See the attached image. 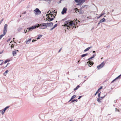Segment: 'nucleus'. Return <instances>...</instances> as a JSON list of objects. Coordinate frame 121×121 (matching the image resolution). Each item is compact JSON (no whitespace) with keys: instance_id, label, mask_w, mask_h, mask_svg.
Here are the masks:
<instances>
[{"instance_id":"nucleus-1","label":"nucleus","mask_w":121,"mask_h":121,"mask_svg":"<svg viewBox=\"0 0 121 121\" xmlns=\"http://www.w3.org/2000/svg\"><path fill=\"white\" fill-rule=\"evenodd\" d=\"M74 20V21H73L70 20H68L65 21L64 22V26L69 27V28H72V29H73V28H74V27L75 26L76 24H77V22H76V21H77L78 22H80L79 21L77 20V19H75Z\"/></svg>"},{"instance_id":"nucleus-2","label":"nucleus","mask_w":121,"mask_h":121,"mask_svg":"<svg viewBox=\"0 0 121 121\" xmlns=\"http://www.w3.org/2000/svg\"><path fill=\"white\" fill-rule=\"evenodd\" d=\"M37 27H39L41 29H44L47 28V25L46 23H43L37 25Z\"/></svg>"},{"instance_id":"nucleus-3","label":"nucleus","mask_w":121,"mask_h":121,"mask_svg":"<svg viewBox=\"0 0 121 121\" xmlns=\"http://www.w3.org/2000/svg\"><path fill=\"white\" fill-rule=\"evenodd\" d=\"M86 5H85L83 6L80 9H77V11L80 14H82L84 13V9H83Z\"/></svg>"},{"instance_id":"nucleus-4","label":"nucleus","mask_w":121,"mask_h":121,"mask_svg":"<svg viewBox=\"0 0 121 121\" xmlns=\"http://www.w3.org/2000/svg\"><path fill=\"white\" fill-rule=\"evenodd\" d=\"M8 25L7 24H5L4 28L3 34L4 35H5L7 31Z\"/></svg>"},{"instance_id":"nucleus-5","label":"nucleus","mask_w":121,"mask_h":121,"mask_svg":"<svg viewBox=\"0 0 121 121\" xmlns=\"http://www.w3.org/2000/svg\"><path fill=\"white\" fill-rule=\"evenodd\" d=\"M34 11L36 15H39L41 13V12L38 8H36L35 9Z\"/></svg>"},{"instance_id":"nucleus-6","label":"nucleus","mask_w":121,"mask_h":121,"mask_svg":"<svg viewBox=\"0 0 121 121\" xmlns=\"http://www.w3.org/2000/svg\"><path fill=\"white\" fill-rule=\"evenodd\" d=\"M105 64L104 61L101 64L97 66V67L98 69H100L104 66Z\"/></svg>"},{"instance_id":"nucleus-7","label":"nucleus","mask_w":121,"mask_h":121,"mask_svg":"<svg viewBox=\"0 0 121 121\" xmlns=\"http://www.w3.org/2000/svg\"><path fill=\"white\" fill-rule=\"evenodd\" d=\"M37 25L34 26H32L30 27L27 28V29H28V31H29L30 30H32L35 29L37 27Z\"/></svg>"},{"instance_id":"nucleus-8","label":"nucleus","mask_w":121,"mask_h":121,"mask_svg":"<svg viewBox=\"0 0 121 121\" xmlns=\"http://www.w3.org/2000/svg\"><path fill=\"white\" fill-rule=\"evenodd\" d=\"M47 26H49L50 27H52L53 26V23L52 22H50L48 23H46Z\"/></svg>"},{"instance_id":"nucleus-9","label":"nucleus","mask_w":121,"mask_h":121,"mask_svg":"<svg viewBox=\"0 0 121 121\" xmlns=\"http://www.w3.org/2000/svg\"><path fill=\"white\" fill-rule=\"evenodd\" d=\"M84 2L85 0H79L78 3L77 5H81Z\"/></svg>"},{"instance_id":"nucleus-10","label":"nucleus","mask_w":121,"mask_h":121,"mask_svg":"<svg viewBox=\"0 0 121 121\" xmlns=\"http://www.w3.org/2000/svg\"><path fill=\"white\" fill-rule=\"evenodd\" d=\"M121 78V74L120 75H119L116 78L114 79L111 82L112 83H113L116 80L118 79H120Z\"/></svg>"},{"instance_id":"nucleus-11","label":"nucleus","mask_w":121,"mask_h":121,"mask_svg":"<svg viewBox=\"0 0 121 121\" xmlns=\"http://www.w3.org/2000/svg\"><path fill=\"white\" fill-rule=\"evenodd\" d=\"M67 9L66 8H64L63 9V10L61 12V13L62 14H64L65 13H66V11L67 10Z\"/></svg>"},{"instance_id":"nucleus-12","label":"nucleus","mask_w":121,"mask_h":121,"mask_svg":"<svg viewBox=\"0 0 121 121\" xmlns=\"http://www.w3.org/2000/svg\"><path fill=\"white\" fill-rule=\"evenodd\" d=\"M87 63L88 64H89V65L88 64V65L90 67H91V66L89 65H93L94 64L93 62H91V61H88L87 62Z\"/></svg>"},{"instance_id":"nucleus-13","label":"nucleus","mask_w":121,"mask_h":121,"mask_svg":"<svg viewBox=\"0 0 121 121\" xmlns=\"http://www.w3.org/2000/svg\"><path fill=\"white\" fill-rule=\"evenodd\" d=\"M31 40V39H28V40H26V43L27 44H29V43L30 42V41Z\"/></svg>"},{"instance_id":"nucleus-14","label":"nucleus","mask_w":121,"mask_h":121,"mask_svg":"<svg viewBox=\"0 0 121 121\" xmlns=\"http://www.w3.org/2000/svg\"><path fill=\"white\" fill-rule=\"evenodd\" d=\"M17 53V52H16L15 51H13V55L14 56H16Z\"/></svg>"},{"instance_id":"nucleus-15","label":"nucleus","mask_w":121,"mask_h":121,"mask_svg":"<svg viewBox=\"0 0 121 121\" xmlns=\"http://www.w3.org/2000/svg\"><path fill=\"white\" fill-rule=\"evenodd\" d=\"M47 18H48V20L50 22L52 21L54 19V18H51L50 17H48Z\"/></svg>"},{"instance_id":"nucleus-16","label":"nucleus","mask_w":121,"mask_h":121,"mask_svg":"<svg viewBox=\"0 0 121 121\" xmlns=\"http://www.w3.org/2000/svg\"><path fill=\"white\" fill-rule=\"evenodd\" d=\"M91 48L92 47L91 46L87 48L84 50V51L85 52H86V51H88L89 50V49Z\"/></svg>"},{"instance_id":"nucleus-17","label":"nucleus","mask_w":121,"mask_h":121,"mask_svg":"<svg viewBox=\"0 0 121 121\" xmlns=\"http://www.w3.org/2000/svg\"><path fill=\"white\" fill-rule=\"evenodd\" d=\"M88 55V53H86L85 54H83L82 55H81V57H85V56H87Z\"/></svg>"},{"instance_id":"nucleus-18","label":"nucleus","mask_w":121,"mask_h":121,"mask_svg":"<svg viewBox=\"0 0 121 121\" xmlns=\"http://www.w3.org/2000/svg\"><path fill=\"white\" fill-rule=\"evenodd\" d=\"M105 18H104L102 19L100 21V22H105Z\"/></svg>"},{"instance_id":"nucleus-19","label":"nucleus","mask_w":121,"mask_h":121,"mask_svg":"<svg viewBox=\"0 0 121 121\" xmlns=\"http://www.w3.org/2000/svg\"><path fill=\"white\" fill-rule=\"evenodd\" d=\"M52 0H46V2H47L49 4H50Z\"/></svg>"},{"instance_id":"nucleus-20","label":"nucleus","mask_w":121,"mask_h":121,"mask_svg":"<svg viewBox=\"0 0 121 121\" xmlns=\"http://www.w3.org/2000/svg\"><path fill=\"white\" fill-rule=\"evenodd\" d=\"M76 95H73V96H72V97L70 99V100H72V99H73L75 98L76 97Z\"/></svg>"},{"instance_id":"nucleus-21","label":"nucleus","mask_w":121,"mask_h":121,"mask_svg":"<svg viewBox=\"0 0 121 121\" xmlns=\"http://www.w3.org/2000/svg\"><path fill=\"white\" fill-rule=\"evenodd\" d=\"M42 36H43V35H38V37L37 39H39L41 37H42Z\"/></svg>"},{"instance_id":"nucleus-22","label":"nucleus","mask_w":121,"mask_h":121,"mask_svg":"<svg viewBox=\"0 0 121 121\" xmlns=\"http://www.w3.org/2000/svg\"><path fill=\"white\" fill-rule=\"evenodd\" d=\"M1 111H2L1 113L2 115H3L5 111L4 109H3L2 110H0V112H1Z\"/></svg>"},{"instance_id":"nucleus-23","label":"nucleus","mask_w":121,"mask_h":121,"mask_svg":"<svg viewBox=\"0 0 121 121\" xmlns=\"http://www.w3.org/2000/svg\"><path fill=\"white\" fill-rule=\"evenodd\" d=\"M9 71L8 70H6L4 73V75H6L8 73Z\"/></svg>"},{"instance_id":"nucleus-24","label":"nucleus","mask_w":121,"mask_h":121,"mask_svg":"<svg viewBox=\"0 0 121 121\" xmlns=\"http://www.w3.org/2000/svg\"><path fill=\"white\" fill-rule=\"evenodd\" d=\"M10 107V106H8L6 107L4 109H3L5 111L8 108H9Z\"/></svg>"},{"instance_id":"nucleus-25","label":"nucleus","mask_w":121,"mask_h":121,"mask_svg":"<svg viewBox=\"0 0 121 121\" xmlns=\"http://www.w3.org/2000/svg\"><path fill=\"white\" fill-rule=\"evenodd\" d=\"M3 63V60H0V65H2Z\"/></svg>"},{"instance_id":"nucleus-26","label":"nucleus","mask_w":121,"mask_h":121,"mask_svg":"<svg viewBox=\"0 0 121 121\" xmlns=\"http://www.w3.org/2000/svg\"><path fill=\"white\" fill-rule=\"evenodd\" d=\"M49 15L51 16V17H52L53 16V14H52L50 13H49L48 14L46 15V16H48Z\"/></svg>"},{"instance_id":"nucleus-27","label":"nucleus","mask_w":121,"mask_h":121,"mask_svg":"<svg viewBox=\"0 0 121 121\" xmlns=\"http://www.w3.org/2000/svg\"><path fill=\"white\" fill-rule=\"evenodd\" d=\"M75 101H76V102H77L78 101L77 99H74L73 100H72L71 102L72 103L74 102Z\"/></svg>"},{"instance_id":"nucleus-28","label":"nucleus","mask_w":121,"mask_h":121,"mask_svg":"<svg viewBox=\"0 0 121 121\" xmlns=\"http://www.w3.org/2000/svg\"><path fill=\"white\" fill-rule=\"evenodd\" d=\"M100 98H98L97 99V100L98 102H99V103H101V101H100Z\"/></svg>"},{"instance_id":"nucleus-29","label":"nucleus","mask_w":121,"mask_h":121,"mask_svg":"<svg viewBox=\"0 0 121 121\" xmlns=\"http://www.w3.org/2000/svg\"><path fill=\"white\" fill-rule=\"evenodd\" d=\"M80 86L79 85L78 86L76 87L74 89V90L75 91L77 90L79 88V87Z\"/></svg>"},{"instance_id":"nucleus-30","label":"nucleus","mask_w":121,"mask_h":121,"mask_svg":"<svg viewBox=\"0 0 121 121\" xmlns=\"http://www.w3.org/2000/svg\"><path fill=\"white\" fill-rule=\"evenodd\" d=\"M10 60L8 59H7L4 62V63L5 64L7 62H9L10 61Z\"/></svg>"},{"instance_id":"nucleus-31","label":"nucleus","mask_w":121,"mask_h":121,"mask_svg":"<svg viewBox=\"0 0 121 121\" xmlns=\"http://www.w3.org/2000/svg\"><path fill=\"white\" fill-rule=\"evenodd\" d=\"M5 35H3V34L2 35H1L0 36V39H1L2 37H3V36H4Z\"/></svg>"},{"instance_id":"nucleus-32","label":"nucleus","mask_w":121,"mask_h":121,"mask_svg":"<svg viewBox=\"0 0 121 121\" xmlns=\"http://www.w3.org/2000/svg\"><path fill=\"white\" fill-rule=\"evenodd\" d=\"M105 13H102L100 15V16L98 18H99V17H100L102 15L105 14Z\"/></svg>"},{"instance_id":"nucleus-33","label":"nucleus","mask_w":121,"mask_h":121,"mask_svg":"<svg viewBox=\"0 0 121 121\" xmlns=\"http://www.w3.org/2000/svg\"><path fill=\"white\" fill-rule=\"evenodd\" d=\"M57 24H55L54 25V26L53 27V28H55V27H57Z\"/></svg>"},{"instance_id":"nucleus-34","label":"nucleus","mask_w":121,"mask_h":121,"mask_svg":"<svg viewBox=\"0 0 121 121\" xmlns=\"http://www.w3.org/2000/svg\"><path fill=\"white\" fill-rule=\"evenodd\" d=\"M102 88V86H101L98 89V90L99 91H100V90Z\"/></svg>"},{"instance_id":"nucleus-35","label":"nucleus","mask_w":121,"mask_h":121,"mask_svg":"<svg viewBox=\"0 0 121 121\" xmlns=\"http://www.w3.org/2000/svg\"><path fill=\"white\" fill-rule=\"evenodd\" d=\"M96 55L95 53L91 57L92 58H93Z\"/></svg>"},{"instance_id":"nucleus-36","label":"nucleus","mask_w":121,"mask_h":121,"mask_svg":"<svg viewBox=\"0 0 121 121\" xmlns=\"http://www.w3.org/2000/svg\"><path fill=\"white\" fill-rule=\"evenodd\" d=\"M93 58H92V57H91L90 58H89L88 60H89V61H90L91 60V59H92Z\"/></svg>"},{"instance_id":"nucleus-37","label":"nucleus","mask_w":121,"mask_h":121,"mask_svg":"<svg viewBox=\"0 0 121 121\" xmlns=\"http://www.w3.org/2000/svg\"><path fill=\"white\" fill-rule=\"evenodd\" d=\"M79 0H75V1L76 2L78 3V2H79Z\"/></svg>"},{"instance_id":"nucleus-38","label":"nucleus","mask_w":121,"mask_h":121,"mask_svg":"<svg viewBox=\"0 0 121 121\" xmlns=\"http://www.w3.org/2000/svg\"><path fill=\"white\" fill-rule=\"evenodd\" d=\"M21 29H22L21 28H19L17 30L19 32L21 30Z\"/></svg>"},{"instance_id":"nucleus-39","label":"nucleus","mask_w":121,"mask_h":121,"mask_svg":"<svg viewBox=\"0 0 121 121\" xmlns=\"http://www.w3.org/2000/svg\"><path fill=\"white\" fill-rule=\"evenodd\" d=\"M105 97V96L103 97H100V99L101 100L102 99L104 98Z\"/></svg>"},{"instance_id":"nucleus-40","label":"nucleus","mask_w":121,"mask_h":121,"mask_svg":"<svg viewBox=\"0 0 121 121\" xmlns=\"http://www.w3.org/2000/svg\"><path fill=\"white\" fill-rule=\"evenodd\" d=\"M11 39V38H9V39H8V40H7V42H8Z\"/></svg>"},{"instance_id":"nucleus-41","label":"nucleus","mask_w":121,"mask_h":121,"mask_svg":"<svg viewBox=\"0 0 121 121\" xmlns=\"http://www.w3.org/2000/svg\"><path fill=\"white\" fill-rule=\"evenodd\" d=\"M3 20V18L0 21V24L1 23Z\"/></svg>"},{"instance_id":"nucleus-42","label":"nucleus","mask_w":121,"mask_h":121,"mask_svg":"<svg viewBox=\"0 0 121 121\" xmlns=\"http://www.w3.org/2000/svg\"><path fill=\"white\" fill-rule=\"evenodd\" d=\"M11 48H13L14 47V45L13 44H12L11 46Z\"/></svg>"},{"instance_id":"nucleus-43","label":"nucleus","mask_w":121,"mask_h":121,"mask_svg":"<svg viewBox=\"0 0 121 121\" xmlns=\"http://www.w3.org/2000/svg\"><path fill=\"white\" fill-rule=\"evenodd\" d=\"M100 93H99L98 94V96L99 97H100Z\"/></svg>"},{"instance_id":"nucleus-44","label":"nucleus","mask_w":121,"mask_h":121,"mask_svg":"<svg viewBox=\"0 0 121 121\" xmlns=\"http://www.w3.org/2000/svg\"><path fill=\"white\" fill-rule=\"evenodd\" d=\"M54 28H53V27H52V28L51 29H50V31H52V30L54 29Z\"/></svg>"},{"instance_id":"nucleus-45","label":"nucleus","mask_w":121,"mask_h":121,"mask_svg":"<svg viewBox=\"0 0 121 121\" xmlns=\"http://www.w3.org/2000/svg\"><path fill=\"white\" fill-rule=\"evenodd\" d=\"M82 96H80L78 98V99H79L81 98L82 97Z\"/></svg>"},{"instance_id":"nucleus-46","label":"nucleus","mask_w":121,"mask_h":121,"mask_svg":"<svg viewBox=\"0 0 121 121\" xmlns=\"http://www.w3.org/2000/svg\"><path fill=\"white\" fill-rule=\"evenodd\" d=\"M61 49H62V48H61L59 50V51L58 52H60L61 51Z\"/></svg>"},{"instance_id":"nucleus-47","label":"nucleus","mask_w":121,"mask_h":121,"mask_svg":"<svg viewBox=\"0 0 121 121\" xmlns=\"http://www.w3.org/2000/svg\"><path fill=\"white\" fill-rule=\"evenodd\" d=\"M100 23H101V22H100V21H99L98 24V26L99 25Z\"/></svg>"},{"instance_id":"nucleus-48","label":"nucleus","mask_w":121,"mask_h":121,"mask_svg":"<svg viewBox=\"0 0 121 121\" xmlns=\"http://www.w3.org/2000/svg\"><path fill=\"white\" fill-rule=\"evenodd\" d=\"M39 1H44L46 2V0H39Z\"/></svg>"},{"instance_id":"nucleus-49","label":"nucleus","mask_w":121,"mask_h":121,"mask_svg":"<svg viewBox=\"0 0 121 121\" xmlns=\"http://www.w3.org/2000/svg\"><path fill=\"white\" fill-rule=\"evenodd\" d=\"M9 64V63H8L7 64V65H6L5 66V67H6Z\"/></svg>"},{"instance_id":"nucleus-50","label":"nucleus","mask_w":121,"mask_h":121,"mask_svg":"<svg viewBox=\"0 0 121 121\" xmlns=\"http://www.w3.org/2000/svg\"><path fill=\"white\" fill-rule=\"evenodd\" d=\"M98 93V92H96L95 93V96Z\"/></svg>"},{"instance_id":"nucleus-51","label":"nucleus","mask_w":121,"mask_h":121,"mask_svg":"<svg viewBox=\"0 0 121 121\" xmlns=\"http://www.w3.org/2000/svg\"><path fill=\"white\" fill-rule=\"evenodd\" d=\"M36 41V40H34V39H33L32 40V42H33L34 41Z\"/></svg>"},{"instance_id":"nucleus-52","label":"nucleus","mask_w":121,"mask_h":121,"mask_svg":"<svg viewBox=\"0 0 121 121\" xmlns=\"http://www.w3.org/2000/svg\"><path fill=\"white\" fill-rule=\"evenodd\" d=\"M117 102V101L116 100H114V102L115 103H116Z\"/></svg>"},{"instance_id":"nucleus-53","label":"nucleus","mask_w":121,"mask_h":121,"mask_svg":"<svg viewBox=\"0 0 121 121\" xmlns=\"http://www.w3.org/2000/svg\"><path fill=\"white\" fill-rule=\"evenodd\" d=\"M15 51H16V52H17H17H18V51H19L18 50H15Z\"/></svg>"},{"instance_id":"nucleus-54","label":"nucleus","mask_w":121,"mask_h":121,"mask_svg":"<svg viewBox=\"0 0 121 121\" xmlns=\"http://www.w3.org/2000/svg\"><path fill=\"white\" fill-rule=\"evenodd\" d=\"M27 31H27V30H26V32L25 31V34L26 33V32H27Z\"/></svg>"},{"instance_id":"nucleus-55","label":"nucleus","mask_w":121,"mask_h":121,"mask_svg":"<svg viewBox=\"0 0 121 121\" xmlns=\"http://www.w3.org/2000/svg\"><path fill=\"white\" fill-rule=\"evenodd\" d=\"M26 12H24L23 13V14H26Z\"/></svg>"},{"instance_id":"nucleus-56","label":"nucleus","mask_w":121,"mask_h":121,"mask_svg":"<svg viewBox=\"0 0 121 121\" xmlns=\"http://www.w3.org/2000/svg\"><path fill=\"white\" fill-rule=\"evenodd\" d=\"M95 51H93V53H95Z\"/></svg>"},{"instance_id":"nucleus-57","label":"nucleus","mask_w":121,"mask_h":121,"mask_svg":"<svg viewBox=\"0 0 121 121\" xmlns=\"http://www.w3.org/2000/svg\"><path fill=\"white\" fill-rule=\"evenodd\" d=\"M69 121H73V120H69Z\"/></svg>"},{"instance_id":"nucleus-58","label":"nucleus","mask_w":121,"mask_h":121,"mask_svg":"<svg viewBox=\"0 0 121 121\" xmlns=\"http://www.w3.org/2000/svg\"><path fill=\"white\" fill-rule=\"evenodd\" d=\"M3 51H2V52H0V54H1L2 53H3Z\"/></svg>"},{"instance_id":"nucleus-59","label":"nucleus","mask_w":121,"mask_h":121,"mask_svg":"<svg viewBox=\"0 0 121 121\" xmlns=\"http://www.w3.org/2000/svg\"><path fill=\"white\" fill-rule=\"evenodd\" d=\"M99 90H98L96 92H98V93L99 92Z\"/></svg>"},{"instance_id":"nucleus-60","label":"nucleus","mask_w":121,"mask_h":121,"mask_svg":"<svg viewBox=\"0 0 121 121\" xmlns=\"http://www.w3.org/2000/svg\"><path fill=\"white\" fill-rule=\"evenodd\" d=\"M71 101H72V100H70H70L69 101V102Z\"/></svg>"},{"instance_id":"nucleus-61","label":"nucleus","mask_w":121,"mask_h":121,"mask_svg":"<svg viewBox=\"0 0 121 121\" xmlns=\"http://www.w3.org/2000/svg\"><path fill=\"white\" fill-rule=\"evenodd\" d=\"M86 76H85L84 77V78H86Z\"/></svg>"},{"instance_id":"nucleus-62","label":"nucleus","mask_w":121,"mask_h":121,"mask_svg":"<svg viewBox=\"0 0 121 121\" xmlns=\"http://www.w3.org/2000/svg\"><path fill=\"white\" fill-rule=\"evenodd\" d=\"M80 60H79L78 61V63H79L80 61Z\"/></svg>"},{"instance_id":"nucleus-63","label":"nucleus","mask_w":121,"mask_h":121,"mask_svg":"<svg viewBox=\"0 0 121 121\" xmlns=\"http://www.w3.org/2000/svg\"><path fill=\"white\" fill-rule=\"evenodd\" d=\"M55 10H54L53 11V12H55Z\"/></svg>"},{"instance_id":"nucleus-64","label":"nucleus","mask_w":121,"mask_h":121,"mask_svg":"<svg viewBox=\"0 0 121 121\" xmlns=\"http://www.w3.org/2000/svg\"><path fill=\"white\" fill-rule=\"evenodd\" d=\"M62 0H60V1H61Z\"/></svg>"}]
</instances>
